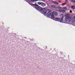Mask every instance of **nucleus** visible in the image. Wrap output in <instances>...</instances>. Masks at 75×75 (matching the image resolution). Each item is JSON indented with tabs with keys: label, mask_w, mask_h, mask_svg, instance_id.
I'll use <instances>...</instances> for the list:
<instances>
[{
	"label": "nucleus",
	"mask_w": 75,
	"mask_h": 75,
	"mask_svg": "<svg viewBox=\"0 0 75 75\" xmlns=\"http://www.w3.org/2000/svg\"><path fill=\"white\" fill-rule=\"evenodd\" d=\"M42 11H43V13L45 16L47 15L48 17L51 16V11H50L49 9L46 10V9H43L41 10Z\"/></svg>",
	"instance_id": "1"
},
{
	"label": "nucleus",
	"mask_w": 75,
	"mask_h": 75,
	"mask_svg": "<svg viewBox=\"0 0 75 75\" xmlns=\"http://www.w3.org/2000/svg\"><path fill=\"white\" fill-rule=\"evenodd\" d=\"M64 16L63 14L62 13L61 14V16L60 17V22H62L63 21V19H64Z\"/></svg>",
	"instance_id": "2"
},
{
	"label": "nucleus",
	"mask_w": 75,
	"mask_h": 75,
	"mask_svg": "<svg viewBox=\"0 0 75 75\" xmlns=\"http://www.w3.org/2000/svg\"><path fill=\"white\" fill-rule=\"evenodd\" d=\"M45 9V8L41 9V7L39 6L37 10H40V11L43 13V11L41 10H42L43 9Z\"/></svg>",
	"instance_id": "3"
},
{
	"label": "nucleus",
	"mask_w": 75,
	"mask_h": 75,
	"mask_svg": "<svg viewBox=\"0 0 75 75\" xmlns=\"http://www.w3.org/2000/svg\"><path fill=\"white\" fill-rule=\"evenodd\" d=\"M41 6H42V7H45V6H46V4L45 3H42Z\"/></svg>",
	"instance_id": "4"
},
{
	"label": "nucleus",
	"mask_w": 75,
	"mask_h": 75,
	"mask_svg": "<svg viewBox=\"0 0 75 75\" xmlns=\"http://www.w3.org/2000/svg\"><path fill=\"white\" fill-rule=\"evenodd\" d=\"M54 20L55 21H58V20H59V21H60V19L59 18H55Z\"/></svg>",
	"instance_id": "5"
},
{
	"label": "nucleus",
	"mask_w": 75,
	"mask_h": 75,
	"mask_svg": "<svg viewBox=\"0 0 75 75\" xmlns=\"http://www.w3.org/2000/svg\"><path fill=\"white\" fill-rule=\"evenodd\" d=\"M65 17H66V18H69V14H66Z\"/></svg>",
	"instance_id": "6"
},
{
	"label": "nucleus",
	"mask_w": 75,
	"mask_h": 75,
	"mask_svg": "<svg viewBox=\"0 0 75 75\" xmlns=\"http://www.w3.org/2000/svg\"><path fill=\"white\" fill-rule=\"evenodd\" d=\"M51 18H52V20H54V14H52V15L51 16Z\"/></svg>",
	"instance_id": "7"
},
{
	"label": "nucleus",
	"mask_w": 75,
	"mask_h": 75,
	"mask_svg": "<svg viewBox=\"0 0 75 75\" xmlns=\"http://www.w3.org/2000/svg\"><path fill=\"white\" fill-rule=\"evenodd\" d=\"M72 21V22L73 23H74V22H75V16H74L73 17Z\"/></svg>",
	"instance_id": "8"
},
{
	"label": "nucleus",
	"mask_w": 75,
	"mask_h": 75,
	"mask_svg": "<svg viewBox=\"0 0 75 75\" xmlns=\"http://www.w3.org/2000/svg\"><path fill=\"white\" fill-rule=\"evenodd\" d=\"M59 11L62 12V13H65V10H61Z\"/></svg>",
	"instance_id": "9"
},
{
	"label": "nucleus",
	"mask_w": 75,
	"mask_h": 75,
	"mask_svg": "<svg viewBox=\"0 0 75 75\" xmlns=\"http://www.w3.org/2000/svg\"><path fill=\"white\" fill-rule=\"evenodd\" d=\"M40 6H38V5H35V8H36V10H37L38 8Z\"/></svg>",
	"instance_id": "10"
},
{
	"label": "nucleus",
	"mask_w": 75,
	"mask_h": 75,
	"mask_svg": "<svg viewBox=\"0 0 75 75\" xmlns=\"http://www.w3.org/2000/svg\"><path fill=\"white\" fill-rule=\"evenodd\" d=\"M54 15L55 16H58V13L57 12H55L54 13Z\"/></svg>",
	"instance_id": "11"
},
{
	"label": "nucleus",
	"mask_w": 75,
	"mask_h": 75,
	"mask_svg": "<svg viewBox=\"0 0 75 75\" xmlns=\"http://www.w3.org/2000/svg\"><path fill=\"white\" fill-rule=\"evenodd\" d=\"M71 8H72V9H73L74 10L75 9V7L74 6H71Z\"/></svg>",
	"instance_id": "12"
},
{
	"label": "nucleus",
	"mask_w": 75,
	"mask_h": 75,
	"mask_svg": "<svg viewBox=\"0 0 75 75\" xmlns=\"http://www.w3.org/2000/svg\"><path fill=\"white\" fill-rule=\"evenodd\" d=\"M51 6L52 7V8H56V6H55L54 5H52Z\"/></svg>",
	"instance_id": "13"
},
{
	"label": "nucleus",
	"mask_w": 75,
	"mask_h": 75,
	"mask_svg": "<svg viewBox=\"0 0 75 75\" xmlns=\"http://www.w3.org/2000/svg\"><path fill=\"white\" fill-rule=\"evenodd\" d=\"M61 8L58 7H56L55 9H57V10H58L59 9V8Z\"/></svg>",
	"instance_id": "14"
},
{
	"label": "nucleus",
	"mask_w": 75,
	"mask_h": 75,
	"mask_svg": "<svg viewBox=\"0 0 75 75\" xmlns=\"http://www.w3.org/2000/svg\"><path fill=\"white\" fill-rule=\"evenodd\" d=\"M63 10H66L67 9V8L66 7H64L63 8Z\"/></svg>",
	"instance_id": "15"
},
{
	"label": "nucleus",
	"mask_w": 75,
	"mask_h": 75,
	"mask_svg": "<svg viewBox=\"0 0 75 75\" xmlns=\"http://www.w3.org/2000/svg\"><path fill=\"white\" fill-rule=\"evenodd\" d=\"M42 3L38 2V4L39 5H40V4H41V5Z\"/></svg>",
	"instance_id": "16"
},
{
	"label": "nucleus",
	"mask_w": 75,
	"mask_h": 75,
	"mask_svg": "<svg viewBox=\"0 0 75 75\" xmlns=\"http://www.w3.org/2000/svg\"><path fill=\"white\" fill-rule=\"evenodd\" d=\"M54 4H59V3H58L57 2H55Z\"/></svg>",
	"instance_id": "17"
},
{
	"label": "nucleus",
	"mask_w": 75,
	"mask_h": 75,
	"mask_svg": "<svg viewBox=\"0 0 75 75\" xmlns=\"http://www.w3.org/2000/svg\"><path fill=\"white\" fill-rule=\"evenodd\" d=\"M31 6H36V4H31Z\"/></svg>",
	"instance_id": "18"
},
{
	"label": "nucleus",
	"mask_w": 75,
	"mask_h": 75,
	"mask_svg": "<svg viewBox=\"0 0 75 75\" xmlns=\"http://www.w3.org/2000/svg\"><path fill=\"white\" fill-rule=\"evenodd\" d=\"M65 4H65V3H64V4H63L62 5V6H64V5H65Z\"/></svg>",
	"instance_id": "19"
},
{
	"label": "nucleus",
	"mask_w": 75,
	"mask_h": 75,
	"mask_svg": "<svg viewBox=\"0 0 75 75\" xmlns=\"http://www.w3.org/2000/svg\"><path fill=\"white\" fill-rule=\"evenodd\" d=\"M67 7H71V6L70 5H68L67 6Z\"/></svg>",
	"instance_id": "20"
},
{
	"label": "nucleus",
	"mask_w": 75,
	"mask_h": 75,
	"mask_svg": "<svg viewBox=\"0 0 75 75\" xmlns=\"http://www.w3.org/2000/svg\"><path fill=\"white\" fill-rule=\"evenodd\" d=\"M70 13H72V11L71 10H70Z\"/></svg>",
	"instance_id": "21"
},
{
	"label": "nucleus",
	"mask_w": 75,
	"mask_h": 75,
	"mask_svg": "<svg viewBox=\"0 0 75 75\" xmlns=\"http://www.w3.org/2000/svg\"><path fill=\"white\" fill-rule=\"evenodd\" d=\"M34 1H38V0H33Z\"/></svg>",
	"instance_id": "22"
},
{
	"label": "nucleus",
	"mask_w": 75,
	"mask_h": 75,
	"mask_svg": "<svg viewBox=\"0 0 75 75\" xmlns=\"http://www.w3.org/2000/svg\"><path fill=\"white\" fill-rule=\"evenodd\" d=\"M52 2L53 3H54V4H55V1H53Z\"/></svg>",
	"instance_id": "23"
},
{
	"label": "nucleus",
	"mask_w": 75,
	"mask_h": 75,
	"mask_svg": "<svg viewBox=\"0 0 75 75\" xmlns=\"http://www.w3.org/2000/svg\"><path fill=\"white\" fill-rule=\"evenodd\" d=\"M42 1H45V0H42Z\"/></svg>",
	"instance_id": "24"
},
{
	"label": "nucleus",
	"mask_w": 75,
	"mask_h": 75,
	"mask_svg": "<svg viewBox=\"0 0 75 75\" xmlns=\"http://www.w3.org/2000/svg\"><path fill=\"white\" fill-rule=\"evenodd\" d=\"M65 0V1H68V0Z\"/></svg>",
	"instance_id": "25"
},
{
	"label": "nucleus",
	"mask_w": 75,
	"mask_h": 75,
	"mask_svg": "<svg viewBox=\"0 0 75 75\" xmlns=\"http://www.w3.org/2000/svg\"><path fill=\"white\" fill-rule=\"evenodd\" d=\"M69 21H71V20H69Z\"/></svg>",
	"instance_id": "26"
},
{
	"label": "nucleus",
	"mask_w": 75,
	"mask_h": 75,
	"mask_svg": "<svg viewBox=\"0 0 75 75\" xmlns=\"http://www.w3.org/2000/svg\"><path fill=\"white\" fill-rule=\"evenodd\" d=\"M39 0H40V1H42V0H38V1Z\"/></svg>",
	"instance_id": "27"
},
{
	"label": "nucleus",
	"mask_w": 75,
	"mask_h": 75,
	"mask_svg": "<svg viewBox=\"0 0 75 75\" xmlns=\"http://www.w3.org/2000/svg\"><path fill=\"white\" fill-rule=\"evenodd\" d=\"M59 2L60 3H61V1H59Z\"/></svg>",
	"instance_id": "28"
}]
</instances>
